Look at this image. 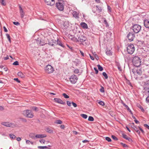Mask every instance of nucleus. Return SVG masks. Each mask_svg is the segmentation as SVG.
<instances>
[{
	"instance_id": "1",
	"label": "nucleus",
	"mask_w": 149,
	"mask_h": 149,
	"mask_svg": "<svg viewBox=\"0 0 149 149\" xmlns=\"http://www.w3.org/2000/svg\"><path fill=\"white\" fill-rule=\"evenodd\" d=\"M65 5V3L63 0H58V1L56 3V6L59 10L62 11L64 10Z\"/></svg>"
},
{
	"instance_id": "2",
	"label": "nucleus",
	"mask_w": 149,
	"mask_h": 149,
	"mask_svg": "<svg viewBox=\"0 0 149 149\" xmlns=\"http://www.w3.org/2000/svg\"><path fill=\"white\" fill-rule=\"evenodd\" d=\"M138 42L141 46H149V39L147 38H144L143 40H137Z\"/></svg>"
},
{
	"instance_id": "3",
	"label": "nucleus",
	"mask_w": 149,
	"mask_h": 149,
	"mask_svg": "<svg viewBox=\"0 0 149 149\" xmlns=\"http://www.w3.org/2000/svg\"><path fill=\"white\" fill-rule=\"evenodd\" d=\"M134 65L136 67H139L141 65V61L140 58L137 56L134 57L132 59Z\"/></svg>"
},
{
	"instance_id": "4",
	"label": "nucleus",
	"mask_w": 149,
	"mask_h": 149,
	"mask_svg": "<svg viewBox=\"0 0 149 149\" xmlns=\"http://www.w3.org/2000/svg\"><path fill=\"white\" fill-rule=\"evenodd\" d=\"M23 114L27 117L32 118L33 117L32 112L30 110H26L23 111Z\"/></svg>"
},
{
	"instance_id": "5",
	"label": "nucleus",
	"mask_w": 149,
	"mask_h": 149,
	"mask_svg": "<svg viewBox=\"0 0 149 149\" xmlns=\"http://www.w3.org/2000/svg\"><path fill=\"white\" fill-rule=\"evenodd\" d=\"M135 50V47L133 44H130L128 45L127 47V51L128 54H132Z\"/></svg>"
},
{
	"instance_id": "6",
	"label": "nucleus",
	"mask_w": 149,
	"mask_h": 149,
	"mask_svg": "<svg viewBox=\"0 0 149 149\" xmlns=\"http://www.w3.org/2000/svg\"><path fill=\"white\" fill-rule=\"evenodd\" d=\"M45 70L46 73L49 74L52 73L54 69L51 65L48 64L45 67Z\"/></svg>"
},
{
	"instance_id": "7",
	"label": "nucleus",
	"mask_w": 149,
	"mask_h": 149,
	"mask_svg": "<svg viewBox=\"0 0 149 149\" xmlns=\"http://www.w3.org/2000/svg\"><path fill=\"white\" fill-rule=\"evenodd\" d=\"M134 32L136 33H138L140 30L141 29V26L138 24H135L132 27Z\"/></svg>"
},
{
	"instance_id": "8",
	"label": "nucleus",
	"mask_w": 149,
	"mask_h": 149,
	"mask_svg": "<svg viewBox=\"0 0 149 149\" xmlns=\"http://www.w3.org/2000/svg\"><path fill=\"white\" fill-rule=\"evenodd\" d=\"M78 79L77 76L75 74H73L70 76L69 78L70 81L73 84H75Z\"/></svg>"
},
{
	"instance_id": "9",
	"label": "nucleus",
	"mask_w": 149,
	"mask_h": 149,
	"mask_svg": "<svg viewBox=\"0 0 149 149\" xmlns=\"http://www.w3.org/2000/svg\"><path fill=\"white\" fill-rule=\"evenodd\" d=\"M132 72L134 74H135L136 72L139 75H141L142 74V71L141 68L138 67L136 69L135 68L132 69Z\"/></svg>"
},
{
	"instance_id": "10",
	"label": "nucleus",
	"mask_w": 149,
	"mask_h": 149,
	"mask_svg": "<svg viewBox=\"0 0 149 149\" xmlns=\"http://www.w3.org/2000/svg\"><path fill=\"white\" fill-rule=\"evenodd\" d=\"M36 40L37 43L40 45L42 46L46 44L43 40H42L41 38H38L37 39H36Z\"/></svg>"
},
{
	"instance_id": "11",
	"label": "nucleus",
	"mask_w": 149,
	"mask_h": 149,
	"mask_svg": "<svg viewBox=\"0 0 149 149\" xmlns=\"http://www.w3.org/2000/svg\"><path fill=\"white\" fill-rule=\"evenodd\" d=\"M45 2L47 5L53 6L55 4L54 0H45Z\"/></svg>"
},
{
	"instance_id": "12",
	"label": "nucleus",
	"mask_w": 149,
	"mask_h": 149,
	"mask_svg": "<svg viewBox=\"0 0 149 149\" xmlns=\"http://www.w3.org/2000/svg\"><path fill=\"white\" fill-rule=\"evenodd\" d=\"M1 124L6 127H11L13 125H14L13 123H10L8 122H3L1 123Z\"/></svg>"
},
{
	"instance_id": "13",
	"label": "nucleus",
	"mask_w": 149,
	"mask_h": 149,
	"mask_svg": "<svg viewBox=\"0 0 149 149\" xmlns=\"http://www.w3.org/2000/svg\"><path fill=\"white\" fill-rule=\"evenodd\" d=\"M54 100L55 102L60 104H65V102H63V100L59 98H54Z\"/></svg>"
},
{
	"instance_id": "14",
	"label": "nucleus",
	"mask_w": 149,
	"mask_h": 149,
	"mask_svg": "<svg viewBox=\"0 0 149 149\" xmlns=\"http://www.w3.org/2000/svg\"><path fill=\"white\" fill-rule=\"evenodd\" d=\"M57 42V39L54 40V39H52L51 41H49V42L48 43L51 46H53L54 44H56Z\"/></svg>"
},
{
	"instance_id": "15",
	"label": "nucleus",
	"mask_w": 149,
	"mask_h": 149,
	"mask_svg": "<svg viewBox=\"0 0 149 149\" xmlns=\"http://www.w3.org/2000/svg\"><path fill=\"white\" fill-rule=\"evenodd\" d=\"M144 24L146 28L149 29V20L148 19L145 20L144 21Z\"/></svg>"
},
{
	"instance_id": "16",
	"label": "nucleus",
	"mask_w": 149,
	"mask_h": 149,
	"mask_svg": "<svg viewBox=\"0 0 149 149\" xmlns=\"http://www.w3.org/2000/svg\"><path fill=\"white\" fill-rule=\"evenodd\" d=\"M69 26V25L68 22H64V23L63 24V28L64 29H67L68 28Z\"/></svg>"
},
{
	"instance_id": "17",
	"label": "nucleus",
	"mask_w": 149,
	"mask_h": 149,
	"mask_svg": "<svg viewBox=\"0 0 149 149\" xmlns=\"http://www.w3.org/2000/svg\"><path fill=\"white\" fill-rule=\"evenodd\" d=\"M81 26L84 29H87L88 26L87 24L85 22H82L80 24Z\"/></svg>"
},
{
	"instance_id": "18",
	"label": "nucleus",
	"mask_w": 149,
	"mask_h": 149,
	"mask_svg": "<svg viewBox=\"0 0 149 149\" xmlns=\"http://www.w3.org/2000/svg\"><path fill=\"white\" fill-rule=\"evenodd\" d=\"M46 136L47 135L45 134H37L35 136V137L37 138H42Z\"/></svg>"
},
{
	"instance_id": "19",
	"label": "nucleus",
	"mask_w": 149,
	"mask_h": 149,
	"mask_svg": "<svg viewBox=\"0 0 149 149\" xmlns=\"http://www.w3.org/2000/svg\"><path fill=\"white\" fill-rule=\"evenodd\" d=\"M56 45H58L60 46L63 48H64L65 47L64 44L62 43V42L59 40V39L58 38H57V42Z\"/></svg>"
},
{
	"instance_id": "20",
	"label": "nucleus",
	"mask_w": 149,
	"mask_h": 149,
	"mask_svg": "<svg viewBox=\"0 0 149 149\" xmlns=\"http://www.w3.org/2000/svg\"><path fill=\"white\" fill-rule=\"evenodd\" d=\"M72 15L76 19H78L79 18V13L76 11H74L73 12Z\"/></svg>"
},
{
	"instance_id": "21",
	"label": "nucleus",
	"mask_w": 149,
	"mask_h": 149,
	"mask_svg": "<svg viewBox=\"0 0 149 149\" xmlns=\"http://www.w3.org/2000/svg\"><path fill=\"white\" fill-rule=\"evenodd\" d=\"M95 7L96 10L98 11L99 12H101L103 8L102 6H96Z\"/></svg>"
},
{
	"instance_id": "22",
	"label": "nucleus",
	"mask_w": 149,
	"mask_h": 149,
	"mask_svg": "<svg viewBox=\"0 0 149 149\" xmlns=\"http://www.w3.org/2000/svg\"><path fill=\"white\" fill-rule=\"evenodd\" d=\"M134 34L133 32H130L127 36V37H135Z\"/></svg>"
},
{
	"instance_id": "23",
	"label": "nucleus",
	"mask_w": 149,
	"mask_h": 149,
	"mask_svg": "<svg viewBox=\"0 0 149 149\" xmlns=\"http://www.w3.org/2000/svg\"><path fill=\"white\" fill-rule=\"evenodd\" d=\"M122 104H123V106H125L126 108L127 109V110L128 111L130 112V113L131 114H132L133 113H132V111H131L130 109V108L128 106L124 103H123Z\"/></svg>"
},
{
	"instance_id": "24",
	"label": "nucleus",
	"mask_w": 149,
	"mask_h": 149,
	"mask_svg": "<svg viewBox=\"0 0 149 149\" xmlns=\"http://www.w3.org/2000/svg\"><path fill=\"white\" fill-rule=\"evenodd\" d=\"M17 75L22 78H23L25 77V75L21 72H19L17 73Z\"/></svg>"
},
{
	"instance_id": "25",
	"label": "nucleus",
	"mask_w": 149,
	"mask_h": 149,
	"mask_svg": "<svg viewBox=\"0 0 149 149\" xmlns=\"http://www.w3.org/2000/svg\"><path fill=\"white\" fill-rule=\"evenodd\" d=\"M45 130L46 132L49 133H53V130L49 127L45 129Z\"/></svg>"
},
{
	"instance_id": "26",
	"label": "nucleus",
	"mask_w": 149,
	"mask_h": 149,
	"mask_svg": "<svg viewBox=\"0 0 149 149\" xmlns=\"http://www.w3.org/2000/svg\"><path fill=\"white\" fill-rule=\"evenodd\" d=\"M79 38H71V39L72 40L77 42H79L80 41Z\"/></svg>"
},
{
	"instance_id": "27",
	"label": "nucleus",
	"mask_w": 149,
	"mask_h": 149,
	"mask_svg": "<svg viewBox=\"0 0 149 149\" xmlns=\"http://www.w3.org/2000/svg\"><path fill=\"white\" fill-rule=\"evenodd\" d=\"M144 86H148L149 87V79H148L144 82Z\"/></svg>"
},
{
	"instance_id": "28",
	"label": "nucleus",
	"mask_w": 149,
	"mask_h": 149,
	"mask_svg": "<svg viewBox=\"0 0 149 149\" xmlns=\"http://www.w3.org/2000/svg\"><path fill=\"white\" fill-rule=\"evenodd\" d=\"M19 12L20 13L21 18H23L24 17V11L23 10H20L19 11Z\"/></svg>"
},
{
	"instance_id": "29",
	"label": "nucleus",
	"mask_w": 149,
	"mask_h": 149,
	"mask_svg": "<svg viewBox=\"0 0 149 149\" xmlns=\"http://www.w3.org/2000/svg\"><path fill=\"white\" fill-rule=\"evenodd\" d=\"M143 89L145 91H147V92L148 93V95H149V87L148 86H144Z\"/></svg>"
},
{
	"instance_id": "30",
	"label": "nucleus",
	"mask_w": 149,
	"mask_h": 149,
	"mask_svg": "<svg viewBox=\"0 0 149 149\" xmlns=\"http://www.w3.org/2000/svg\"><path fill=\"white\" fill-rule=\"evenodd\" d=\"M97 67L98 68V69L100 71H101L103 70V67L101 66L100 64H98L97 65Z\"/></svg>"
},
{
	"instance_id": "31",
	"label": "nucleus",
	"mask_w": 149,
	"mask_h": 149,
	"mask_svg": "<svg viewBox=\"0 0 149 149\" xmlns=\"http://www.w3.org/2000/svg\"><path fill=\"white\" fill-rule=\"evenodd\" d=\"M132 125H131V127L134 130H136L138 128L136 127L134 125V123H132Z\"/></svg>"
},
{
	"instance_id": "32",
	"label": "nucleus",
	"mask_w": 149,
	"mask_h": 149,
	"mask_svg": "<svg viewBox=\"0 0 149 149\" xmlns=\"http://www.w3.org/2000/svg\"><path fill=\"white\" fill-rule=\"evenodd\" d=\"M103 19H104V22L105 25L106 26V27H108L109 25L108 22H107V21L106 18H104Z\"/></svg>"
},
{
	"instance_id": "33",
	"label": "nucleus",
	"mask_w": 149,
	"mask_h": 149,
	"mask_svg": "<svg viewBox=\"0 0 149 149\" xmlns=\"http://www.w3.org/2000/svg\"><path fill=\"white\" fill-rule=\"evenodd\" d=\"M106 53L107 55L109 56H111L112 55L111 52L110 50H107Z\"/></svg>"
},
{
	"instance_id": "34",
	"label": "nucleus",
	"mask_w": 149,
	"mask_h": 149,
	"mask_svg": "<svg viewBox=\"0 0 149 149\" xmlns=\"http://www.w3.org/2000/svg\"><path fill=\"white\" fill-rule=\"evenodd\" d=\"M9 135L10 138L13 139H15L16 137V136L15 135L12 134H10Z\"/></svg>"
},
{
	"instance_id": "35",
	"label": "nucleus",
	"mask_w": 149,
	"mask_h": 149,
	"mask_svg": "<svg viewBox=\"0 0 149 149\" xmlns=\"http://www.w3.org/2000/svg\"><path fill=\"white\" fill-rule=\"evenodd\" d=\"M38 148L39 149H44L45 148H49L47 146H38Z\"/></svg>"
},
{
	"instance_id": "36",
	"label": "nucleus",
	"mask_w": 149,
	"mask_h": 149,
	"mask_svg": "<svg viewBox=\"0 0 149 149\" xmlns=\"http://www.w3.org/2000/svg\"><path fill=\"white\" fill-rule=\"evenodd\" d=\"M103 75L105 79H107L108 78V77L107 74L105 72H103L102 74Z\"/></svg>"
},
{
	"instance_id": "37",
	"label": "nucleus",
	"mask_w": 149,
	"mask_h": 149,
	"mask_svg": "<svg viewBox=\"0 0 149 149\" xmlns=\"http://www.w3.org/2000/svg\"><path fill=\"white\" fill-rule=\"evenodd\" d=\"M80 116L84 119L87 118L88 117L87 115L84 114H81L80 115Z\"/></svg>"
},
{
	"instance_id": "38",
	"label": "nucleus",
	"mask_w": 149,
	"mask_h": 149,
	"mask_svg": "<svg viewBox=\"0 0 149 149\" xmlns=\"http://www.w3.org/2000/svg\"><path fill=\"white\" fill-rule=\"evenodd\" d=\"M62 123V121L60 120H57L55 122V123L57 124H61Z\"/></svg>"
},
{
	"instance_id": "39",
	"label": "nucleus",
	"mask_w": 149,
	"mask_h": 149,
	"mask_svg": "<svg viewBox=\"0 0 149 149\" xmlns=\"http://www.w3.org/2000/svg\"><path fill=\"white\" fill-rule=\"evenodd\" d=\"M1 3L2 5L5 6L6 5V2L4 1V0H1Z\"/></svg>"
},
{
	"instance_id": "40",
	"label": "nucleus",
	"mask_w": 149,
	"mask_h": 149,
	"mask_svg": "<svg viewBox=\"0 0 149 149\" xmlns=\"http://www.w3.org/2000/svg\"><path fill=\"white\" fill-rule=\"evenodd\" d=\"M120 144H121L123 147L125 148H127L128 146L125 144L124 143H123L121 142L120 143Z\"/></svg>"
},
{
	"instance_id": "41",
	"label": "nucleus",
	"mask_w": 149,
	"mask_h": 149,
	"mask_svg": "<svg viewBox=\"0 0 149 149\" xmlns=\"http://www.w3.org/2000/svg\"><path fill=\"white\" fill-rule=\"evenodd\" d=\"M32 109L36 111H38V108L36 107H32Z\"/></svg>"
},
{
	"instance_id": "42",
	"label": "nucleus",
	"mask_w": 149,
	"mask_h": 149,
	"mask_svg": "<svg viewBox=\"0 0 149 149\" xmlns=\"http://www.w3.org/2000/svg\"><path fill=\"white\" fill-rule=\"evenodd\" d=\"M88 120L89 121H92L94 120L93 118L91 116H89L88 117Z\"/></svg>"
},
{
	"instance_id": "43",
	"label": "nucleus",
	"mask_w": 149,
	"mask_h": 149,
	"mask_svg": "<svg viewBox=\"0 0 149 149\" xmlns=\"http://www.w3.org/2000/svg\"><path fill=\"white\" fill-rule=\"evenodd\" d=\"M86 40V38H80L79 39L80 41L81 42H84Z\"/></svg>"
},
{
	"instance_id": "44",
	"label": "nucleus",
	"mask_w": 149,
	"mask_h": 149,
	"mask_svg": "<svg viewBox=\"0 0 149 149\" xmlns=\"http://www.w3.org/2000/svg\"><path fill=\"white\" fill-rule=\"evenodd\" d=\"M117 66L118 68V69L120 71H122V69L121 68V67L120 64L119 63L117 64Z\"/></svg>"
},
{
	"instance_id": "45",
	"label": "nucleus",
	"mask_w": 149,
	"mask_h": 149,
	"mask_svg": "<svg viewBox=\"0 0 149 149\" xmlns=\"http://www.w3.org/2000/svg\"><path fill=\"white\" fill-rule=\"evenodd\" d=\"M138 107L141 109V111L143 112H144L145 111V110L144 109H143V108L140 105H139L138 106Z\"/></svg>"
},
{
	"instance_id": "46",
	"label": "nucleus",
	"mask_w": 149,
	"mask_h": 149,
	"mask_svg": "<svg viewBox=\"0 0 149 149\" xmlns=\"http://www.w3.org/2000/svg\"><path fill=\"white\" fill-rule=\"evenodd\" d=\"M74 64L75 65L77 66L80 63V61H79V60H77V61H74Z\"/></svg>"
},
{
	"instance_id": "47",
	"label": "nucleus",
	"mask_w": 149,
	"mask_h": 149,
	"mask_svg": "<svg viewBox=\"0 0 149 149\" xmlns=\"http://www.w3.org/2000/svg\"><path fill=\"white\" fill-rule=\"evenodd\" d=\"M79 70L78 69H75L74 71V73L77 74L79 73Z\"/></svg>"
},
{
	"instance_id": "48",
	"label": "nucleus",
	"mask_w": 149,
	"mask_h": 149,
	"mask_svg": "<svg viewBox=\"0 0 149 149\" xmlns=\"http://www.w3.org/2000/svg\"><path fill=\"white\" fill-rule=\"evenodd\" d=\"M111 137L115 141H117L118 140V139L117 138V137L114 135H112Z\"/></svg>"
},
{
	"instance_id": "49",
	"label": "nucleus",
	"mask_w": 149,
	"mask_h": 149,
	"mask_svg": "<svg viewBox=\"0 0 149 149\" xmlns=\"http://www.w3.org/2000/svg\"><path fill=\"white\" fill-rule=\"evenodd\" d=\"M63 95L65 98L67 99L69 98V96L65 93H63Z\"/></svg>"
},
{
	"instance_id": "50",
	"label": "nucleus",
	"mask_w": 149,
	"mask_h": 149,
	"mask_svg": "<svg viewBox=\"0 0 149 149\" xmlns=\"http://www.w3.org/2000/svg\"><path fill=\"white\" fill-rule=\"evenodd\" d=\"M98 103L102 106H104V103L102 101H100Z\"/></svg>"
},
{
	"instance_id": "51",
	"label": "nucleus",
	"mask_w": 149,
	"mask_h": 149,
	"mask_svg": "<svg viewBox=\"0 0 149 149\" xmlns=\"http://www.w3.org/2000/svg\"><path fill=\"white\" fill-rule=\"evenodd\" d=\"M105 139L109 142H111V139L108 137H106L105 138Z\"/></svg>"
},
{
	"instance_id": "52",
	"label": "nucleus",
	"mask_w": 149,
	"mask_h": 149,
	"mask_svg": "<svg viewBox=\"0 0 149 149\" xmlns=\"http://www.w3.org/2000/svg\"><path fill=\"white\" fill-rule=\"evenodd\" d=\"M122 135L123 138L126 139L127 138V137H128V136L126 135L123 133L122 134Z\"/></svg>"
},
{
	"instance_id": "53",
	"label": "nucleus",
	"mask_w": 149,
	"mask_h": 149,
	"mask_svg": "<svg viewBox=\"0 0 149 149\" xmlns=\"http://www.w3.org/2000/svg\"><path fill=\"white\" fill-rule=\"evenodd\" d=\"M107 9L109 13L111 12V7L109 6H107Z\"/></svg>"
},
{
	"instance_id": "54",
	"label": "nucleus",
	"mask_w": 149,
	"mask_h": 149,
	"mask_svg": "<svg viewBox=\"0 0 149 149\" xmlns=\"http://www.w3.org/2000/svg\"><path fill=\"white\" fill-rule=\"evenodd\" d=\"M21 121L24 123H26L27 122V120L24 118H20Z\"/></svg>"
},
{
	"instance_id": "55",
	"label": "nucleus",
	"mask_w": 149,
	"mask_h": 149,
	"mask_svg": "<svg viewBox=\"0 0 149 149\" xmlns=\"http://www.w3.org/2000/svg\"><path fill=\"white\" fill-rule=\"evenodd\" d=\"M13 64L14 65H19V62L18 61H15L13 63Z\"/></svg>"
},
{
	"instance_id": "56",
	"label": "nucleus",
	"mask_w": 149,
	"mask_h": 149,
	"mask_svg": "<svg viewBox=\"0 0 149 149\" xmlns=\"http://www.w3.org/2000/svg\"><path fill=\"white\" fill-rule=\"evenodd\" d=\"M13 24L16 25L18 26L20 24V23L17 22H13Z\"/></svg>"
},
{
	"instance_id": "57",
	"label": "nucleus",
	"mask_w": 149,
	"mask_h": 149,
	"mask_svg": "<svg viewBox=\"0 0 149 149\" xmlns=\"http://www.w3.org/2000/svg\"><path fill=\"white\" fill-rule=\"evenodd\" d=\"M94 70H95V73L96 74H98V70L97 69V68H95V67H94Z\"/></svg>"
},
{
	"instance_id": "58",
	"label": "nucleus",
	"mask_w": 149,
	"mask_h": 149,
	"mask_svg": "<svg viewBox=\"0 0 149 149\" xmlns=\"http://www.w3.org/2000/svg\"><path fill=\"white\" fill-rule=\"evenodd\" d=\"M100 91L101 92H104V88L103 86H102L101 88L100 89Z\"/></svg>"
},
{
	"instance_id": "59",
	"label": "nucleus",
	"mask_w": 149,
	"mask_h": 149,
	"mask_svg": "<svg viewBox=\"0 0 149 149\" xmlns=\"http://www.w3.org/2000/svg\"><path fill=\"white\" fill-rule=\"evenodd\" d=\"M39 141L41 143H43L44 144L45 143V140L43 139H41Z\"/></svg>"
},
{
	"instance_id": "60",
	"label": "nucleus",
	"mask_w": 149,
	"mask_h": 149,
	"mask_svg": "<svg viewBox=\"0 0 149 149\" xmlns=\"http://www.w3.org/2000/svg\"><path fill=\"white\" fill-rule=\"evenodd\" d=\"M67 104L68 106H71V103H72L70 101H67Z\"/></svg>"
},
{
	"instance_id": "61",
	"label": "nucleus",
	"mask_w": 149,
	"mask_h": 149,
	"mask_svg": "<svg viewBox=\"0 0 149 149\" xmlns=\"http://www.w3.org/2000/svg\"><path fill=\"white\" fill-rule=\"evenodd\" d=\"M71 103L74 107H76L77 106V105L74 102H72Z\"/></svg>"
},
{
	"instance_id": "62",
	"label": "nucleus",
	"mask_w": 149,
	"mask_h": 149,
	"mask_svg": "<svg viewBox=\"0 0 149 149\" xmlns=\"http://www.w3.org/2000/svg\"><path fill=\"white\" fill-rule=\"evenodd\" d=\"M144 126L145 127L147 128L149 130V126L147 124H144Z\"/></svg>"
},
{
	"instance_id": "63",
	"label": "nucleus",
	"mask_w": 149,
	"mask_h": 149,
	"mask_svg": "<svg viewBox=\"0 0 149 149\" xmlns=\"http://www.w3.org/2000/svg\"><path fill=\"white\" fill-rule=\"evenodd\" d=\"M14 80L18 83H20V80L17 78H15L14 79Z\"/></svg>"
},
{
	"instance_id": "64",
	"label": "nucleus",
	"mask_w": 149,
	"mask_h": 149,
	"mask_svg": "<svg viewBox=\"0 0 149 149\" xmlns=\"http://www.w3.org/2000/svg\"><path fill=\"white\" fill-rule=\"evenodd\" d=\"M146 101L147 102L149 103V95L146 98Z\"/></svg>"
}]
</instances>
